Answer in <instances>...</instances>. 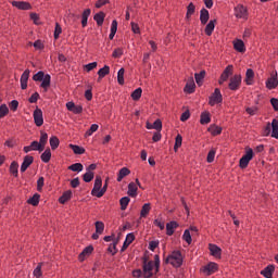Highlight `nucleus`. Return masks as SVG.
Here are the masks:
<instances>
[{
	"mask_svg": "<svg viewBox=\"0 0 278 278\" xmlns=\"http://www.w3.org/2000/svg\"><path fill=\"white\" fill-rule=\"evenodd\" d=\"M143 278H152L160 273V255H154V261H149V256H142Z\"/></svg>",
	"mask_w": 278,
	"mask_h": 278,
	"instance_id": "nucleus-1",
	"label": "nucleus"
},
{
	"mask_svg": "<svg viewBox=\"0 0 278 278\" xmlns=\"http://www.w3.org/2000/svg\"><path fill=\"white\" fill-rule=\"evenodd\" d=\"M166 263L174 266V268H181L184 265V255L181 254V251H173L172 254L167 256Z\"/></svg>",
	"mask_w": 278,
	"mask_h": 278,
	"instance_id": "nucleus-2",
	"label": "nucleus"
},
{
	"mask_svg": "<svg viewBox=\"0 0 278 278\" xmlns=\"http://www.w3.org/2000/svg\"><path fill=\"white\" fill-rule=\"evenodd\" d=\"M271 138H276L278 140V119L274 118L270 123H267L265 128L263 129V136H270Z\"/></svg>",
	"mask_w": 278,
	"mask_h": 278,
	"instance_id": "nucleus-3",
	"label": "nucleus"
},
{
	"mask_svg": "<svg viewBox=\"0 0 278 278\" xmlns=\"http://www.w3.org/2000/svg\"><path fill=\"white\" fill-rule=\"evenodd\" d=\"M254 155L255 154L253 153V149L247 147L245 154L239 161V167L242 169L247 168L249 166V162L253 160Z\"/></svg>",
	"mask_w": 278,
	"mask_h": 278,
	"instance_id": "nucleus-4",
	"label": "nucleus"
},
{
	"mask_svg": "<svg viewBox=\"0 0 278 278\" xmlns=\"http://www.w3.org/2000/svg\"><path fill=\"white\" fill-rule=\"evenodd\" d=\"M218 103H223V93H220L219 88H215L214 92L208 98V105L214 108V105H218Z\"/></svg>",
	"mask_w": 278,
	"mask_h": 278,
	"instance_id": "nucleus-5",
	"label": "nucleus"
},
{
	"mask_svg": "<svg viewBox=\"0 0 278 278\" xmlns=\"http://www.w3.org/2000/svg\"><path fill=\"white\" fill-rule=\"evenodd\" d=\"M200 271L210 277L214 275V273H218V264L214 262H210L207 265L200 268Z\"/></svg>",
	"mask_w": 278,
	"mask_h": 278,
	"instance_id": "nucleus-6",
	"label": "nucleus"
},
{
	"mask_svg": "<svg viewBox=\"0 0 278 278\" xmlns=\"http://www.w3.org/2000/svg\"><path fill=\"white\" fill-rule=\"evenodd\" d=\"M242 84V76L239 74H235L228 84V88L229 90L236 91V90H240V86Z\"/></svg>",
	"mask_w": 278,
	"mask_h": 278,
	"instance_id": "nucleus-7",
	"label": "nucleus"
},
{
	"mask_svg": "<svg viewBox=\"0 0 278 278\" xmlns=\"http://www.w3.org/2000/svg\"><path fill=\"white\" fill-rule=\"evenodd\" d=\"M235 16L236 18H243V21L249 20V10L243 4H238L235 7Z\"/></svg>",
	"mask_w": 278,
	"mask_h": 278,
	"instance_id": "nucleus-8",
	"label": "nucleus"
},
{
	"mask_svg": "<svg viewBox=\"0 0 278 278\" xmlns=\"http://www.w3.org/2000/svg\"><path fill=\"white\" fill-rule=\"evenodd\" d=\"M265 86L267 90H275L278 86V74L277 71L270 73V77L267 78Z\"/></svg>",
	"mask_w": 278,
	"mask_h": 278,
	"instance_id": "nucleus-9",
	"label": "nucleus"
},
{
	"mask_svg": "<svg viewBox=\"0 0 278 278\" xmlns=\"http://www.w3.org/2000/svg\"><path fill=\"white\" fill-rule=\"evenodd\" d=\"M231 75H233V65H227L218 79L219 86H223L224 83L227 81L229 77H231Z\"/></svg>",
	"mask_w": 278,
	"mask_h": 278,
	"instance_id": "nucleus-10",
	"label": "nucleus"
},
{
	"mask_svg": "<svg viewBox=\"0 0 278 278\" xmlns=\"http://www.w3.org/2000/svg\"><path fill=\"white\" fill-rule=\"evenodd\" d=\"M101 188H103V179L101 178V176H96L94 185L91 190V195L99 199V192H101Z\"/></svg>",
	"mask_w": 278,
	"mask_h": 278,
	"instance_id": "nucleus-11",
	"label": "nucleus"
},
{
	"mask_svg": "<svg viewBox=\"0 0 278 278\" xmlns=\"http://www.w3.org/2000/svg\"><path fill=\"white\" fill-rule=\"evenodd\" d=\"M35 125L37 127H42L45 125V118L42 117V110L36 109L33 113Z\"/></svg>",
	"mask_w": 278,
	"mask_h": 278,
	"instance_id": "nucleus-12",
	"label": "nucleus"
},
{
	"mask_svg": "<svg viewBox=\"0 0 278 278\" xmlns=\"http://www.w3.org/2000/svg\"><path fill=\"white\" fill-rule=\"evenodd\" d=\"M94 251V247L88 245L86 247L83 252L78 255L79 262H86V257H90L92 255V252Z\"/></svg>",
	"mask_w": 278,
	"mask_h": 278,
	"instance_id": "nucleus-13",
	"label": "nucleus"
},
{
	"mask_svg": "<svg viewBox=\"0 0 278 278\" xmlns=\"http://www.w3.org/2000/svg\"><path fill=\"white\" fill-rule=\"evenodd\" d=\"M194 90H197V85L194 84V78L191 77L185 88H184V92H186L187 94H193Z\"/></svg>",
	"mask_w": 278,
	"mask_h": 278,
	"instance_id": "nucleus-14",
	"label": "nucleus"
},
{
	"mask_svg": "<svg viewBox=\"0 0 278 278\" xmlns=\"http://www.w3.org/2000/svg\"><path fill=\"white\" fill-rule=\"evenodd\" d=\"M208 249H210L211 255H213V257H217V260H220V256L223 255V250L218 245H216L214 243H210Z\"/></svg>",
	"mask_w": 278,
	"mask_h": 278,
	"instance_id": "nucleus-15",
	"label": "nucleus"
},
{
	"mask_svg": "<svg viewBox=\"0 0 278 278\" xmlns=\"http://www.w3.org/2000/svg\"><path fill=\"white\" fill-rule=\"evenodd\" d=\"M235 51L238 53H244L247 51V47L244 46V41L242 39H236L232 42Z\"/></svg>",
	"mask_w": 278,
	"mask_h": 278,
	"instance_id": "nucleus-16",
	"label": "nucleus"
},
{
	"mask_svg": "<svg viewBox=\"0 0 278 278\" xmlns=\"http://www.w3.org/2000/svg\"><path fill=\"white\" fill-rule=\"evenodd\" d=\"M179 227V223L176 220H172L166 224V236H173L175 233V230Z\"/></svg>",
	"mask_w": 278,
	"mask_h": 278,
	"instance_id": "nucleus-17",
	"label": "nucleus"
},
{
	"mask_svg": "<svg viewBox=\"0 0 278 278\" xmlns=\"http://www.w3.org/2000/svg\"><path fill=\"white\" fill-rule=\"evenodd\" d=\"M212 123V115L208 111H204L200 115V125H210Z\"/></svg>",
	"mask_w": 278,
	"mask_h": 278,
	"instance_id": "nucleus-18",
	"label": "nucleus"
},
{
	"mask_svg": "<svg viewBox=\"0 0 278 278\" xmlns=\"http://www.w3.org/2000/svg\"><path fill=\"white\" fill-rule=\"evenodd\" d=\"M31 164H34V156L26 155L21 165V173H25V170H27V167L31 166Z\"/></svg>",
	"mask_w": 278,
	"mask_h": 278,
	"instance_id": "nucleus-19",
	"label": "nucleus"
},
{
	"mask_svg": "<svg viewBox=\"0 0 278 278\" xmlns=\"http://www.w3.org/2000/svg\"><path fill=\"white\" fill-rule=\"evenodd\" d=\"M207 21H210V11L203 8L200 11V23L201 25H207Z\"/></svg>",
	"mask_w": 278,
	"mask_h": 278,
	"instance_id": "nucleus-20",
	"label": "nucleus"
},
{
	"mask_svg": "<svg viewBox=\"0 0 278 278\" xmlns=\"http://www.w3.org/2000/svg\"><path fill=\"white\" fill-rule=\"evenodd\" d=\"M275 273V265H267L263 270H261V275L265 278H273Z\"/></svg>",
	"mask_w": 278,
	"mask_h": 278,
	"instance_id": "nucleus-21",
	"label": "nucleus"
},
{
	"mask_svg": "<svg viewBox=\"0 0 278 278\" xmlns=\"http://www.w3.org/2000/svg\"><path fill=\"white\" fill-rule=\"evenodd\" d=\"M216 23H217L216 20H211L206 24L205 29H204V34H206V36H212V34H214V29L216 27Z\"/></svg>",
	"mask_w": 278,
	"mask_h": 278,
	"instance_id": "nucleus-22",
	"label": "nucleus"
},
{
	"mask_svg": "<svg viewBox=\"0 0 278 278\" xmlns=\"http://www.w3.org/2000/svg\"><path fill=\"white\" fill-rule=\"evenodd\" d=\"M12 5L13 8H17V10H31L29 2L12 1Z\"/></svg>",
	"mask_w": 278,
	"mask_h": 278,
	"instance_id": "nucleus-23",
	"label": "nucleus"
},
{
	"mask_svg": "<svg viewBox=\"0 0 278 278\" xmlns=\"http://www.w3.org/2000/svg\"><path fill=\"white\" fill-rule=\"evenodd\" d=\"M253 79H255V72L253 71V68H248L245 73L247 86H253Z\"/></svg>",
	"mask_w": 278,
	"mask_h": 278,
	"instance_id": "nucleus-24",
	"label": "nucleus"
},
{
	"mask_svg": "<svg viewBox=\"0 0 278 278\" xmlns=\"http://www.w3.org/2000/svg\"><path fill=\"white\" fill-rule=\"evenodd\" d=\"M93 21H96L98 27H101L105 21V12L100 11L93 15Z\"/></svg>",
	"mask_w": 278,
	"mask_h": 278,
	"instance_id": "nucleus-25",
	"label": "nucleus"
},
{
	"mask_svg": "<svg viewBox=\"0 0 278 278\" xmlns=\"http://www.w3.org/2000/svg\"><path fill=\"white\" fill-rule=\"evenodd\" d=\"M29 70H26L21 76V88L27 90V81L29 80Z\"/></svg>",
	"mask_w": 278,
	"mask_h": 278,
	"instance_id": "nucleus-26",
	"label": "nucleus"
},
{
	"mask_svg": "<svg viewBox=\"0 0 278 278\" xmlns=\"http://www.w3.org/2000/svg\"><path fill=\"white\" fill-rule=\"evenodd\" d=\"M134 240H136V235H134V232H130L126 236V239L124 241V244L121 249V251H126V249L129 247V244H131V242H134Z\"/></svg>",
	"mask_w": 278,
	"mask_h": 278,
	"instance_id": "nucleus-27",
	"label": "nucleus"
},
{
	"mask_svg": "<svg viewBox=\"0 0 278 278\" xmlns=\"http://www.w3.org/2000/svg\"><path fill=\"white\" fill-rule=\"evenodd\" d=\"M127 194L128 197H132V198L138 197V186L135 182H129Z\"/></svg>",
	"mask_w": 278,
	"mask_h": 278,
	"instance_id": "nucleus-28",
	"label": "nucleus"
},
{
	"mask_svg": "<svg viewBox=\"0 0 278 278\" xmlns=\"http://www.w3.org/2000/svg\"><path fill=\"white\" fill-rule=\"evenodd\" d=\"M197 12V7L194 5L193 2H190L187 7V13H186V20L190 21L192 18V15Z\"/></svg>",
	"mask_w": 278,
	"mask_h": 278,
	"instance_id": "nucleus-29",
	"label": "nucleus"
},
{
	"mask_svg": "<svg viewBox=\"0 0 278 278\" xmlns=\"http://www.w3.org/2000/svg\"><path fill=\"white\" fill-rule=\"evenodd\" d=\"M205 70H202L200 73L194 74L195 84H198V86H203V79H205Z\"/></svg>",
	"mask_w": 278,
	"mask_h": 278,
	"instance_id": "nucleus-30",
	"label": "nucleus"
},
{
	"mask_svg": "<svg viewBox=\"0 0 278 278\" xmlns=\"http://www.w3.org/2000/svg\"><path fill=\"white\" fill-rule=\"evenodd\" d=\"M71 112H72V114H83L84 105L76 104L75 102H71Z\"/></svg>",
	"mask_w": 278,
	"mask_h": 278,
	"instance_id": "nucleus-31",
	"label": "nucleus"
},
{
	"mask_svg": "<svg viewBox=\"0 0 278 278\" xmlns=\"http://www.w3.org/2000/svg\"><path fill=\"white\" fill-rule=\"evenodd\" d=\"M116 31H118V22L116 20H113L111 24V33L109 35V38L111 40H114V37L116 36Z\"/></svg>",
	"mask_w": 278,
	"mask_h": 278,
	"instance_id": "nucleus-32",
	"label": "nucleus"
},
{
	"mask_svg": "<svg viewBox=\"0 0 278 278\" xmlns=\"http://www.w3.org/2000/svg\"><path fill=\"white\" fill-rule=\"evenodd\" d=\"M131 170H129V168L127 167H123L122 169H119L118 174H117V181H123V179H125V177H127V175H130Z\"/></svg>",
	"mask_w": 278,
	"mask_h": 278,
	"instance_id": "nucleus-33",
	"label": "nucleus"
},
{
	"mask_svg": "<svg viewBox=\"0 0 278 278\" xmlns=\"http://www.w3.org/2000/svg\"><path fill=\"white\" fill-rule=\"evenodd\" d=\"M71 149L75 155H84V153H86V149L81 146L71 144Z\"/></svg>",
	"mask_w": 278,
	"mask_h": 278,
	"instance_id": "nucleus-34",
	"label": "nucleus"
},
{
	"mask_svg": "<svg viewBox=\"0 0 278 278\" xmlns=\"http://www.w3.org/2000/svg\"><path fill=\"white\" fill-rule=\"evenodd\" d=\"M90 14H91V10L90 9H86L83 12V15H81V26L83 27H86L88 25V17L90 16Z\"/></svg>",
	"mask_w": 278,
	"mask_h": 278,
	"instance_id": "nucleus-35",
	"label": "nucleus"
},
{
	"mask_svg": "<svg viewBox=\"0 0 278 278\" xmlns=\"http://www.w3.org/2000/svg\"><path fill=\"white\" fill-rule=\"evenodd\" d=\"M149 212H151V203L143 204L141 212H140V217L147 218V216H149Z\"/></svg>",
	"mask_w": 278,
	"mask_h": 278,
	"instance_id": "nucleus-36",
	"label": "nucleus"
},
{
	"mask_svg": "<svg viewBox=\"0 0 278 278\" xmlns=\"http://www.w3.org/2000/svg\"><path fill=\"white\" fill-rule=\"evenodd\" d=\"M117 84L125 86V68L123 67L117 72Z\"/></svg>",
	"mask_w": 278,
	"mask_h": 278,
	"instance_id": "nucleus-37",
	"label": "nucleus"
},
{
	"mask_svg": "<svg viewBox=\"0 0 278 278\" xmlns=\"http://www.w3.org/2000/svg\"><path fill=\"white\" fill-rule=\"evenodd\" d=\"M208 131L212 136H220V134H223V127L214 125L208 128Z\"/></svg>",
	"mask_w": 278,
	"mask_h": 278,
	"instance_id": "nucleus-38",
	"label": "nucleus"
},
{
	"mask_svg": "<svg viewBox=\"0 0 278 278\" xmlns=\"http://www.w3.org/2000/svg\"><path fill=\"white\" fill-rule=\"evenodd\" d=\"M118 244V239L114 240L108 248V252L112 255H116L118 253V249H116V245Z\"/></svg>",
	"mask_w": 278,
	"mask_h": 278,
	"instance_id": "nucleus-39",
	"label": "nucleus"
},
{
	"mask_svg": "<svg viewBox=\"0 0 278 278\" xmlns=\"http://www.w3.org/2000/svg\"><path fill=\"white\" fill-rule=\"evenodd\" d=\"M132 101H140V98L142 97V88H137L131 93Z\"/></svg>",
	"mask_w": 278,
	"mask_h": 278,
	"instance_id": "nucleus-40",
	"label": "nucleus"
},
{
	"mask_svg": "<svg viewBox=\"0 0 278 278\" xmlns=\"http://www.w3.org/2000/svg\"><path fill=\"white\" fill-rule=\"evenodd\" d=\"M27 203L36 207V205L40 203V194L35 193L30 199H28Z\"/></svg>",
	"mask_w": 278,
	"mask_h": 278,
	"instance_id": "nucleus-41",
	"label": "nucleus"
},
{
	"mask_svg": "<svg viewBox=\"0 0 278 278\" xmlns=\"http://www.w3.org/2000/svg\"><path fill=\"white\" fill-rule=\"evenodd\" d=\"M50 161H51V150L47 149L41 154V162H45V164H48V162H50Z\"/></svg>",
	"mask_w": 278,
	"mask_h": 278,
	"instance_id": "nucleus-42",
	"label": "nucleus"
},
{
	"mask_svg": "<svg viewBox=\"0 0 278 278\" xmlns=\"http://www.w3.org/2000/svg\"><path fill=\"white\" fill-rule=\"evenodd\" d=\"M71 200V190L65 191L61 198H59V203L64 205L67 201Z\"/></svg>",
	"mask_w": 278,
	"mask_h": 278,
	"instance_id": "nucleus-43",
	"label": "nucleus"
},
{
	"mask_svg": "<svg viewBox=\"0 0 278 278\" xmlns=\"http://www.w3.org/2000/svg\"><path fill=\"white\" fill-rule=\"evenodd\" d=\"M10 173L14 175V177H18V164L16 161H13L10 165Z\"/></svg>",
	"mask_w": 278,
	"mask_h": 278,
	"instance_id": "nucleus-44",
	"label": "nucleus"
},
{
	"mask_svg": "<svg viewBox=\"0 0 278 278\" xmlns=\"http://www.w3.org/2000/svg\"><path fill=\"white\" fill-rule=\"evenodd\" d=\"M94 179V172H87L83 175V180L85 184H90Z\"/></svg>",
	"mask_w": 278,
	"mask_h": 278,
	"instance_id": "nucleus-45",
	"label": "nucleus"
},
{
	"mask_svg": "<svg viewBox=\"0 0 278 278\" xmlns=\"http://www.w3.org/2000/svg\"><path fill=\"white\" fill-rule=\"evenodd\" d=\"M41 81V88H45V90H47V88L51 86V75L47 74Z\"/></svg>",
	"mask_w": 278,
	"mask_h": 278,
	"instance_id": "nucleus-46",
	"label": "nucleus"
},
{
	"mask_svg": "<svg viewBox=\"0 0 278 278\" xmlns=\"http://www.w3.org/2000/svg\"><path fill=\"white\" fill-rule=\"evenodd\" d=\"M98 75L100 76V79H103V77L110 75V67L108 65H104L98 71Z\"/></svg>",
	"mask_w": 278,
	"mask_h": 278,
	"instance_id": "nucleus-47",
	"label": "nucleus"
},
{
	"mask_svg": "<svg viewBox=\"0 0 278 278\" xmlns=\"http://www.w3.org/2000/svg\"><path fill=\"white\" fill-rule=\"evenodd\" d=\"M131 201V199H129V197H124L119 200V204H121V210L125 211L127 210V205H129V202Z\"/></svg>",
	"mask_w": 278,
	"mask_h": 278,
	"instance_id": "nucleus-48",
	"label": "nucleus"
},
{
	"mask_svg": "<svg viewBox=\"0 0 278 278\" xmlns=\"http://www.w3.org/2000/svg\"><path fill=\"white\" fill-rule=\"evenodd\" d=\"M182 240L187 242V244H192V235H190V229H186L182 235Z\"/></svg>",
	"mask_w": 278,
	"mask_h": 278,
	"instance_id": "nucleus-49",
	"label": "nucleus"
},
{
	"mask_svg": "<svg viewBox=\"0 0 278 278\" xmlns=\"http://www.w3.org/2000/svg\"><path fill=\"white\" fill-rule=\"evenodd\" d=\"M99 130V125L98 124H92L90 128L85 132L86 138L92 136L94 131Z\"/></svg>",
	"mask_w": 278,
	"mask_h": 278,
	"instance_id": "nucleus-50",
	"label": "nucleus"
},
{
	"mask_svg": "<svg viewBox=\"0 0 278 278\" xmlns=\"http://www.w3.org/2000/svg\"><path fill=\"white\" fill-rule=\"evenodd\" d=\"M48 140H49V135H47V132L45 131H41L40 139H39V143L41 144V148L45 149V146L47 144Z\"/></svg>",
	"mask_w": 278,
	"mask_h": 278,
	"instance_id": "nucleus-51",
	"label": "nucleus"
},
{
	"mask_svg": "<svg viewBox=\"0 0 278 278\" xmlns=\"http://www.w3.org/2000/svg\"><path fill=\"white\" fill-rule=\"evenodd\" d=\"M71 170L73 173H81L84 170V165L81 163H75L71 165Z\"/></svg>",
	"mask_w": 278,
	"mask_h": 278,
	"instance_id": "nucleus-52",
	"label": "nucleus"
},
{
	"mask_svg": "<svg viewBox=\"0 0 278 278\" xmlns=\"http://www.w3.org/2000/svg\"><path fill=\"white\" fill-rule=\"evenodd\" d=\"M50 147L53 151H55V149H58V147H60V139H58V137H51L50 138Z\"/></svg>",
	"mask_w": 278,
	"mask_h": 278,
	"instance_id": "nucleus-53",
	"label": "nucleus"
},
{
	"mask_svg": "<svg viewBox=\"0 0 278 278\" xmlns=\"http://www.w3.org/2000/svg\"><path fill=\"white\" fill-rule=\"evenodd\" d=\"M181 142H184V137L178 134L175 138L174 151H177L181 147Z\"/></svg>",
	"mask_w": 278,
	"mask_h": 278,
	"instance_id": "nucleus-54",
	"label": "nucleus"
},
{
	"mask_svg": "<svg viewBox=\"0 0 278 278\" xmlns=\"http://www.w3.org/2000/svg\"><path fill=\"white\" fill-rule=\"evenodd\" d=\"M96 232L97 233H103V231L105 230V224H103V222H96Z\"/></svg>",
	"mask_w": 278,
	"mask_h": 278,
	"instance_id": "nucleus-55",
	"label": "nucleus"
},
{
	"mask_svg": "<svg viewBox=\"0 0 278 278\" xmlns=\"http://www.w3.org/2000/svg\"><path fill=\"white\" fill-rule=\"evenodd\" d=\"M30 149L33 151H45V148L38 141H33L30 143Z\"/></svg>",
	"mask_w": 278,
	"mask_h": 278,
	"instance_id": "nucleus-56",
	"label": "nucleus"
},
{
	"mask_svg": "<svg viewBox=\"0 0 278 278\" xmlns=\"http://www.w3.org/2000/svg\"><path fill=\"white\" fill-rule=\"evenodd\" d=\"M109 180H110V178L105 179L103 187L100 189V191L98 193V199H101V197H103V194H105V192H108V181Z\"/></svg>",
	"mask_w": 278,
	"mask_h": 278,
	"instance_id": "nucleus-57",
	"label": "nucleus"
},
{
	"mask_svg": "<svg viewBox=\"0 0 278 278\" xmlns=\"http://www.w3.org/2000/svg\"><path fill=\"white\" fill-rule=\"evenodd\" d=\"M9 112H10V109H8V105L5 104L0 105V118L8 116Z\"/></svg>",
	"mask_w": 278,
	"mask_h": 278,
	"instance_id": "nucleus-58",
	"label": "nucleus"
},
{
	"mask_svg": "<svg viewBox=\"0 0 278 278\" xmlns=\"http://www.w3.org/2000/svg\"><path fill=\"white\" fill-rule=\"evenodd\" d=\"M214 157H216V150L212 149L207 153L206 162H208V164H212V162H214Z\"/></svg>",
	"mask_w": 278,
	"mask_h": 278,
	"instance_id": "nucleus-59",
	"label": "nucleus"
},
{
	"mask_svg": "<svg viewBox=\"0 0 278 278\" xmlns=\"http://www.w3.org/2000/svg\"><path fill=\"white\" fill-rule=\"evenodd\" d=\"M152 129H156V131H162V119L157 118V119L152 124Z\"/></svg>",
	"mask_w": 278,
	"mask_h": 278,
	"instance_id": "nucleus-60",
	"label": "nucleus"
},
{
	"mask_svg": "<svg viewBox=\"0 0 278 278\" xmlns=\"http://www.w3.org/2000/svg\"><path fill=\"white\" fill-rule=\"evenodd\" d=\"M60 34H62V26L56 23L54 28V40H58V38H60Z\"/></svg>",
	"mask_w": 278,
	"mask_h": 278,
	"instance_id": "nucleus-61",
	"label": "nucleus"
},
{
	"mask_svg": "<svg viewBox=\"0 0 278 278\" xmlns=\"http://www.w3.org/2000/svg\"><path fill=\"white\" fill-rule=\"evenodd\" d=\"M123 53H124L123 48H116L112 53V58L114 59L122 58Z\"/></svg>",
	"mask_w": 278,
	"mask_h": 278,
	"instance_id": "nucleus-62",
	"label": "nucleus"
},
{
	"mask_svg": "<svg viewBox=\"0 0 278 278\" xmlns=\"http://www.w3.org/2000/svg\"><path fill=\"white\" fill-rule=\"evenodd\" d=\"M45 72H38L33 76L34 81H42L45 79Z\"/></svg>",
	"mask_w": 278,
	"mask_h": 278,
	"instance_id": "nucleus-63",
	"label": "nucleus"
},
{
	"mask_svg": "<svg viewBox=\"0 0 278 278\" xmlns=\"http://www.w3.org/2000/svg\"><path fill=\"white\" fill-rule=\"evenodd\" d=\"M270 103H271V108H274V111L278 112V99L277 98H271Z\"/></svg>",
	"mask_w": 278,
	"mask_h": 278,
	"instance_id": "nucleus-64",
	"label": "nucleus"
}]
</instances>
